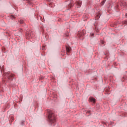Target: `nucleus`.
Returning <instances> with one entry per match:
<instances>
[{
  "label": "nucleus",
  "instance_id": "obj_3",
  "mask_svg": "<svg viewBox=\"0 0 127 127\" xmlns=\"http://www.w3.org/2000/svg\"><path fill=\"white\" fill-rule=\"evenodd\" d=\"M76 5L77 7H81V6L82 5V1L79 0L76 1Z\"/></svg>",
  "mask_w": 127,
  "mask_h": 127
},
{
  "label": "nucleus",
  "instance_id": "obj_10",
  "mask_svg": "<svg viewBox=\"0 0 127 127\" xmlns=\"http://www.w3.org/2000/svg\"><path fill=\"white\" fill-rule=\"evenodd\" d=\"M20 23L21 24H22V23H23V20H20Z\"/></svg>",
  "mask_w": 127,
  "mask_h": 127
},
{
  "label": "nucleus",
  "instance_id": "obj_15",
  "mask_svg": "<svg viewBox=\"0 0 127 127\" xmlns=\"http://www.w3.org/2000/svg\"><path fill=\"white\" fill-rule=\"evenodd\" d=\"M92 35V36H93V35H94V34H92V35Z\"/></svg>",
  "mask_w": 127,
  "mask_h": 127
},
{
  "label": "nucleus",
  "instance_id": "obj_18",
  "mask_svg": "<svg viewBox=\"0 0 127 127\" xmlns=\"http://www.w3.org/2000/svg\"><path fill=\"white\" fill-rule=\"evenodd\" d=\"M27 0L29 1L30 0Z\"/></svg>",
  "mask_w": 127,
  "mask_h": 127
},
{
  "label": "nucleus",
  "instance_id": "obj_13",
  "mask_svg": "<svg viewBox=\"0 0 127 127\" xmlns=\"http://www.w3.org/2000/svg\"><path fill=\"white\" fill-rule=\"evenodd\" d=\"M42 50H45V46H43L42 47Z\"/></svg>",
  "mask_w": 127,
  "mask_h": 127
},
{
  "label": "nucleus",
  "instance_id": "obj_21",
  "mask_svg": "<svg viewBox=\"0 0 127 127\" xmlns=\"http://www.w3.org/2000/svg\"><path fill=\"white\" fill-rule=\"evenodd\" d=\"M69 5H71L70 4H69Z\"/></svg>",
  "mask_w": 127,
  "mask_h": 127
},
{
  "label": "nucleus",
  "instance_id": "obj_11",
  "mask_svg": "<svg viewBox=\"0 0 127 127\" xmlns=\"http://www.w3.org/2000/svg\"><path fill=\"white\" fill-rule=\"evenodd\" d=\"M1 71H4V67L2 66Z\"/></svg>",
  "mask_w": 127,
  "mask_h": 127
},
{
  "label": "nucleus",
  "instance_id": "obj_20",
  "mask_svg": "<svg viewBox=\"0 0 127 127\" xmlns=\"http://www.w3.org/2000/svg\"><path fill=\"white\" fill-rule=\"evenodd\" d=\"M87 113H90V112H88Z\"/></svg>",
  "mask_w": 127,
  "mask_h": 127
},
{
  "label": "nucleus",
  "instance_id": "obj_1",
  "mask_svg": "<svg viewBox=\"0 0 127 127\" xmlns=\"http://www.w3.org/2000/svg\"><path fill=\"white\" fill-rule=\"evenodd\" d=\"M48 119L49 120L51 124H54L56 122V119H55V115L53 113L50 112L48 116Z\"/></svg>",
  "mask_w": 127,
  "mask_h": 127
},
{
  "label": "nucleus",
  "instance_id": "obj_4",
  "mask_svg": "<svg viewBox=\"0 0 127 127\" xmlns=\"http://www.w3.org/2000/svg\"><path fill=\"white\" fill-rule=\"evenodd\" d=\"M66 54L68 55V53L71 51V47H66Z\"/></svg>",
  "mask_w": 127,
  "mask_h": 127
},
{
  "label": "nucleus",
  "instance_id": "obj_9",
  "mask_svg": "<svg viewBox=\"0 0 127 127\" xmlns=\"http://www.w3.org/2000/svg\"><path fill=\"white\" fill-rule=\"evenodd\" d=\"M27 36L28 37V39H29L30 38V36H31V35L30 34H27Z\"/></svg>",
  "mask_w": 127,
  "mask_h": 127
},
{
  "label": "nucleus",
  "instance_id": "obj_12",
  "mask_svg": "<svg viewBox=\"0 0 127 127\" xmlns=\"http://www.w3.org/2000/svg\"><path fill=\"white\" fill-rule=\"evenodd\" d=\"M11 18H12V19H13V18H15V17H14V16H13V15H11Z\"/></svg>",
  "mask_w": 127,
  "mask_h": 127
},
{
  "label": "nucleus",
  "instance_id": "obj_2",
  "mask_svg": "<svg viewBox=\"0 0 127 127\" xmlns=\"http://www.w3.org/2000/svg\"><path fill=\"white\" fill-rule=\"evenodd\" d=\"M5 76L7 77L8 79H9V80H12V77L14 76V75L10 73V72H7L6 73H5Z\"/></svg>",
  "mask_w": 127,
  "mask_h": 127
},
{
  "label": "nucleus",
  "instance_id": "obj_8",
  "mask_svg": "<svg viewBox=\"0 0 127 127\" xmlns=\"http://www.w3.org/2000/svg\"><path fill=\"white\" fill-rule=\"evenodd\" d=\"M82 36H83V34L81 33V32L78 33V37H80Z\"/></svg>",
  "mask_w": 127,
  "mask_h": 127
},
{
  "label": "nucleus",
  "instance_id": "obj_19",
  "mask_svg": "<svg viewBox=\"0 0 127 127\" xmlns=\"http://www.w3.org/2000/svg\"><path fill=\"white\" fill-rule=\"evenodd\" d=\"M71 6H73V5H71Z\"/></svg>",
  "mask_w": 127,
  "mask_h": 127
},
{
  "label": "nucleus",
  "instance_id": "obj_7",
  "mask_svg": "<svg viewBox=\"0 0 127 127\" xmlns=\"http://www.w3.org/2000/svg\"><path fill=\"white\" fill-rule=\"evenodd\" d=\"M99 18H100V14H98L96 15V16L95 17V19H99Z\"/></svg>",
  "mask_w": 127,
  "mask_h": 127
},
{
  "label": "nucleus",
  "instance_id": "obj_14",
  "mask_svg": "<svg viewBox=\"0 0 127 127\" xmlns=\"http://www.w3.org/2000/svg\"><path fill=\"white\" fill-rule=\"evenodd\" d=\"M124 23H125V24H126V25H127V21H125L124 22Z\"/></svg>",
  "mask_w": 127,
  "mask_h": 127
},
{
  "label": "nucleus",
  "instance_id": "obj_6",
  "mask_svg": "<svg viewBox=\"0 0 127 127\" xmlns=\"http://www.w3.org/2000/svg\"><path fill=\"white\" fill-rule=\"evenodd\" d=\"M105 2H106V0H103V1L101 2V5H104V4L105 3Z\"/></svg>",
  "mask_w": 127,
  "mask_h": 127
},
{
  "label": "nucleus",
  "instance_id": "obj_17",
  "mask_svg": "<svg viewBox=\"0 0 127 127\" xmlns=\"http://www.w3.org/2000/svg\"><path fill=\"white\" fill-rule=\"evenodd\" d=\"M126 15H127V13L126 14Z\"/></svg>",
  "mask_w": 127,
  "mask_h": 127
},
{
  "label": "nucleus",
  "instance_id": "obj_16",
  "mask_svg": "<svg viewBox=\"0 0 127 127\" xmlns=\"http://www.w3.org/2000/svg\"><path fill=\"white\" fill-rule=\"evenodd\" d=\"M102 44H104V42H102Z\"/></svg>",
  "mask_w": 127,
  "mask_h": 127
},
{
  "label": "nucleus",
  "instance_id": "obj_5",
  "mask_svg": "<svg viewBox=\"0 0 127 127\" xmlns=\"http://www.w3.org/2000/svg\"><path fill=\"white\" fill-rule=\"evenodd\" d=\"M90 100L91 102H92V103H96V99L93 97H90Z\"/></svg>",
  "mask_w": 127,
  "mask_h": 127
}]
</instances>
